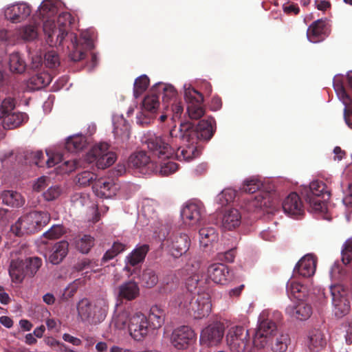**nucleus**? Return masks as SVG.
<instances>
[{
	"label": "nucleus",
	"mask_w": 352,
	"mask_h": 352,
	"mask_svg": "<svg viewBox=\"0 0 352 352\" xmlns=\"http://www.w3.org/2000/svg\"><path fill=\"white\" fill-rule=\"evenodd\" d=\"M148 250V245H142L135 248L126 256V265L124 267V270L129 273L128 276L132 275L134 272V270H131V267H135L137 265L144 261Z\"/></svg>",
	"instance_id": "nucleus-22"
},
{
	"label": "nucleus",
	"mask_w": 352,
	"mask_h": 352,
	"mask_svg": "<svg viewBox=\"0 0 352 352\" xmlns=\"http://www.w3.org/2000/svg\"><path fill=\"white\" fill-rule=\"evenodd\" d=\"M286 289L289 296L294 297L299 300H302L307 292L305 286L294 280L287 282Z\"/></svg>",
	"instance_id": "nucleus-42"
},
{
	"label": "nucleus",
	"mask_w": 352,
	"mask_h": 352,
	"mask_svg": "<svg viewBox=\"0 0 352 352\" xmlns=\"http://www.w3.org/2000/svg\"><path fill=\"white\" fill-rule=\"evenodd\" d=\"M316 267V259L314 256L307 254L297 263L294 272L303 277H310L314 274Z\"/></svg>",
	"instance_id": "nucleus-24"
},
{
	"label": "nucleus",
	"mask_w": 352,
	"mask_h": 352,
	"mask_svg": "<svg viewBox=\"0 0 352 352\" xmlns=\"http://www.w3.org/2000/svg\"><path fill=\"white\" fill-rule=\"evenodd\" d=\"M64 233L63 228L61 226H54L48 231L44 233V236L49 239L59 238Z\"/></svg>",
	"instance_id": "nucleus-59"
},
{
	"label": "nucleus",
	"mask_w": 352,
	"mask_h": 352,
	"mask_svg": "<svg viewBox=\"0 0 352 352\" xmlns=\"http://www.w3.org/2000/svg\"><path fill=\"white\" fill-rule=\"evenodd\" d=\"M342 261L347 265L352 261V241H346L342 250Z\"/></svg>",
	"instance_id": "nucleus-58"
},
{
	"label": "nucleus",
	"mask_w": 352,
	"mask_h": 352,
	"mask_svg": "<svg viewBox=\"0 0 352 352\" xmlns=\"http://www.w3.org/2000/svg\"><path fill=\"white\" fill-rule=\"evenodd\" d=\"M31 7L26 3H17L9 6L4 12L6 18L14 23L25 21L31 14Z\"/></svg>",
	"instance_id": "nucleus-19"
},
{
	"label": "nucleus",
	"mask_w": 352,
	"mask_h": 352,
	"mask_svg": "<svg viewBox=\"0 0 352 352\" xmlns=\"http://www.w3.org/2000/svg\"><path fill=\"white\" fill-rule=\"evenodd\" d=\"M196 340L195 331L188 326H182L173 330L170 342L178 350L188 349Z\"/></svg>",
	"instance_id": "nucleus-14"
},
{
	"label": "nucleus",
	"mask_w": 352,
	"mask_h": 352,
	"mask_svg": "<svg viewBox=\"0 0 352 352\" xmlns=\"http://www.w3.org/2000/svg\"><path fill=\"white\" fill-rule=\"evenodd\" d=\"M330 292L332 297L333 311L337 318H342L350 311L349 302L346 298V292L340 285H331Z\"/></svg>",
	"instance_id": "nucleus-13"
},
{
	"label": "nucleus",
	"mask_w": 352,
	"mask_h": 352,
	"mask_svg": "<svg viewBox=\"0 0 352 352\" xmlns=\"http://www.w3.org/2000/svg\"><path fill=\"white\" fill-rule=\"evenodd\" d=\"M289 342V336L287 334L281 333L278 331L273 338L269 342L267 346L270 347L274 352H285Z\"/></svg>",
	"instance_id": "nucleus-39"
},
{
	"label": "nucleus",
	"mask_w": 352,
	"mask_h": 352,
	"mask_svg": "<svg viewBox=\"0 0 352 352\" xmlns=\"http://www.w3.org/2000/svg\"><path fill=\"white\" fill-rule=\"evenodd\" d=\"M234 196L235 192L231 189L224 190L219 195L220 199L222 198L225 199V202H222V204H228L229 202L232 201L234 199Z\"/></svg>",
	"instance_id": "nucleus-64"
},
{
	"label": "nucleus",
	"mask_w": 352,
	"mask_h": 352,
	"mask_svg": "<svg viewBox=\"0 0 352 352\" xmlns=\"http://www.w3.org/2000/svg\"><path fill=\"white\" fill-rule=\"evenodd\" d=\"M131 336L135 340H142L151 330L147 317L140 311L134 312L128 324Z\"/></svg>",
	"instance_id": "nucleus-12"
},
{
	"label": "nucleus",
	"mask_w": 352,
	"mask_h": 352,
	"mask_svg": "<svg viewBox=\"0 0 352 352\" xmlns=\"http://www.w3.org/2000/svg\"><path fill=\"white\" fill-rule=\"evenodd\" d=\"M145 143L153 158L158 160H167L173 154V149L165 139L155 134L149 135Z\"/></svg>",
	"instance_id": "nucleus-10"
},
{
	"label": "nucleus",
	"mask_w": 352,
	"mask_h": 352,
	"mask_svg": "<svg viewBox=\"0 0 352 352\" xmlns=\"http://www.w3.org/2000/svg\"><path fill=\"white\" fill-rule=\"evenodd\" d=\"M184 98L188 104L187 112L191 119L197 120L204 116L205 110L202 106L204 101L202 94L188 87L185 88Z\"/></svg>",
	"instance_id": "nucleus-11"
},
{
	"label": "nucleus",
	"mask_w": 352,
	"mask_h": 352,
	"mask_svg": "<svg viewBox=\"0 0 352 352\" xmlns=\"http://www.w3.org/2000/svg\"><path fill=\"white\" fill-rule=\"evenodd\" d=\"M15 107V100L12 97L6 98L0 106V119L6 114H8L14 110Z\"/></svg>",
	"instance_id": "nucleus-55"
},
{
	"label": "nucleus",
	"mask_w": 352,
	"mask_h": 352,
	"mask_svg": "<svg viewBox=\"0 0 352 352\" xmlns=\"http://www.w3.org/2000/svg\"><path fill=\"white\" fill-rule=\"evenodd\" d=\"M45 64L50 68H55L60 65L58 54L54 51H49L45 54Z\"/></svg>",
	"instance_id": "nucleus-56"
},
{
	"label": "nucleus",
	"mask_w": 352,
	"mask_h": 352,
	"mask_svg": "<svg viewBox=\"0 0 352 352\" xmlns=\"http://www.w3.org/2000/svg\"><path fill=\"white\" fill-rule=\"evenodd\" d=\"M159 95L157 92H153L152 89L150 93L144 97L142 102L143 111L137 115V123L144 126L150 123L151 116L148 114L154 113L160 106Z\"/></svg>",
	"instance_id": "nucleus-15"
},
{
	"label": "nucleus",
	"mask_w": 352,
	"mask_h": 352,
	"mask_svg": "<svg viewBox=\"0 0 352 352\" xmlns=\"http://www.w3.org/2000/svg\"><path fill=\"white\" fill-rule=\"evenodd\" d=\"M164 160H159L157 163L160 164V173L163 176H168L174 173L178 169V164L174 162L168 160L163 162Z\"/></svg>",
	"instance_id": "nucleus-53"
},
{
	"label": "nucleus",
	"mask_w": 352,
	"mask_h": 352,
	"mask_svg": "<svg viewBox=\"0 0 352 352\" xmlns=\"http://www.w3.org/2000/svg\"><path fill=\"white\" fill-rule=\"evenodd\" d=\"M93 305L87 298L80 300L77 305L78 316L82 321L94 323Z\"/></svg>",
	"instance_id": "nucleus-40"
},
{
	"label": "nucleus",
	"mask_w": 352,
	"mask_h": 352,
	"mask_svg": "<svg viewBox=\"0 0 352 352\" xmlns=\"http://www.w3.org/2000/svg\"><path fill=\"white\" fill-rule=\"evenodd\" d=\"M52 80L51 75L47 72L37 73L29 79L28 87L32 90H38L48 85Z\"/></svg>",
	"instance_id": "nucleus-38"
},
{
	"label": "nucleus",
	"mask_w": 352,
	"mask_h": 352,
	"mask_svg": "<svg viewBox=\"0 0 352 352\" xmlns=\"http://www.w3.org/2000/svg\"><path fill=\"white\" fill-rule=\"evenodd\" d=\"M9 67L12 73L22 74L25 72L27 65L19 52H14L9 57Z\"/></svg>",
	"instance_id": "nucleus-43"
},
{
	"label": "nucleus",
	"mask_w": 352,
	"mask_h": 352,
	"mask_svg": "<svg viewBox=\"0 0 352 352\" xmlns=\"http://www.w3.org/2000/svg\"><path fill=\"white\" fill-rule=\"evenodd\" d=\"M50 217L47 212L32 211L21 217L12 226L11 230L16 236L32 234L45 226L50 221Z\"/></svg>",
	"instance_id": "nucleus-4"
},
{
	"label": "nucleus",
	"mask_w": 352,
	"mask_h": 352,
	"mask_svg": "<svg viewBox=\"0 0 352 352\" xmlns=\"http://www.w3.org/2000/svg\"><path fill=\"white\" fill-rule=\"evenodd\" d=\"M261 186L262 183L259 179L251 177L244 182L242 190L249 194H253L258 190Z\"/></svg>",
	"instance_id": "nucleus-52"
},
{
	"label": "nucleus",
	"mask_w": 352,
	"mask_h": 352,
	"mask_svg": "<svg viewBox=\"0 0 352 352\" xmlns=\"http://www.w3.org/2000/svg\"><path fill=\"white\" fill-rule=\"evenodd\" d=\"M69 251V243L66 241L56 243L52 248L48 261L53 265L60 263L66 257Z\"/></svg>",
	"instance_id": "nucleus-27"
},
{
	"label": "nucleus",
	"mask_w": 352,
	"mask_h": 352,
	"mask_svg": "<svg viewBox=\"0 0 352 352\" xmlns=\"http://www.w3.org/2000/svg\"><path fill=\"white\" fill-rule=\"evenodd\" d=\"M3 126L5 129H12L21 126L28 120V116L25 113L11 112L6 114L2 118Z\"/></svg>",
	"instance_id": "nucleus-33"
},
{
	"label": "nucleus",
	"mask_w": 352,
	"mask_h": 352,
	"mask_svg": "<svg viewBox=\"0 0 352 352\" xmlns=\"http://www.w3.org/2000/svg\"><path fill=\"white\" fill-rule=\"evenodd\" d=\"M74 18L69 12H62L57 19L58 27L54 21L47 19L43 23V31L46 35V42L50 46L60 45L64 41L69 39L67 48L69 58L73 62L84 60L87 52L94 48V41L88 32H82L80 38L76 34L69 32Z\"/></svg>",
	"instance_id": "nucleus-1"
},
{
	"label": "nucleus",
	"mask_w": 352,
	"mask_h": 352,
	"mask_svg": "<svg viewBox=\"0 0 352 352\" xmlns=\"http://www.w3.org/2000/svg\"><path fill=\"white\" fill-rule=\"evenodd\" d=\"M132 314L124 309L116 314L112 320V324L118 329H123L128 327Z\"/></svg>",
	"instance_id": "nucleus-46"
},
{
	"label": "nucleus",
	"mask_w": 352,
	"mask_h": 352,
	"mask_svg": "<svg viewBox=\"0 0 352 352\" xmlns=\"http://www.w3.org/2000/svg\"><path fill=\"white\" fill-rule=\"evenodd\" d=\"M165 310L158 305L151 307L148 317L147 318L151 330L160 329L165 321Z\"/></svg>",
	"instance_id": "nucleus-31"
},
{
	"label": "nucleus",
	"mask_w": 352,
	"mask_h": 352,
	"mask_svg": "<svg viewBox=\"0 0 352 352\" xmlns=\"http://www.w3.org/2000/svg\"><path fill=\"white\" fill-rule=\"evenodd\" d=\"M208 277L215 283L224 285L232 277L229 267L222 263H214L208 268Z\"/></svg>",
	"instance_id": "nucleus-21"
},
{
	"label": "nucleus",
	"mask_w": 352,
	"mask_h": 352,
	"mask_svg": "<svg viewBox=\"0 0 352 352\" xmlns=\"http://www.w3.org/2000/svg\"><path fill=\"white\" fill-rule=\"evenodd\" d=\"M224 335V327L221 323L216 322L204 328L200 335L201 344L206 346L217 345Z\"/></svg>",
	"instance_id": "nucleus-16"
},
{
	"label": "nucleus",
	"mask_w": 352,
	"mask_h": 352,
	"mask_svg": "<svg viewBox=\"0 0 352 352\" xmlns=\"http://www.w3.org/2000/svg\"><path fill=\"white\" fill-rule=\"evenodd\" d=\"M333 87L339 99L344 105V118L345 122L346 124L352 129V97L346 91L341 81L336 80L334 82Z\"/></svg>",
	"instance_id": "nucleus-18"
},
{
	"label": "nucleus",
	"mask_w": 352,
	"mask_h": 352,
	"mask_svg": "<svg viewBox=\"0 0 352 352\" xmlns=\"http://www.w3.org/2000/svg\"><path fill=\"white\" fill-rule=\"evenodd\" d=\"M205 210L200 203L188 202L183 208L182 217L184 222L190 226L201 224Z\"/></svg>",
	"instance_id": "nucleus-17"
},
{
	"label": "nucleus",
	"mask_w": 352,
	"mask_h": 352,
	"mask_svg": "<svg viewBox=\"0 0 352 352\" xmlns=\"http://www.w3.org/2000/svg\"><path fill=\"white\" fill-rule=\"evenodd\" d=\"M140 281L143 287L152 288L158 283V276L152 269H146L140 276Z\"/></svg>",
	"instance_id": "nucleus-47"
},
{
	"label": "nucleus",
	"mask_w": 352,
	"mask_h": 352,
	"mask_svg": "<svg viewBox=\"0 0 352 352\" xmlns=\"http://www.w3.org/2000/svg\"><path fill=\"white\" fill-rule=\"evenodd\" d=\"M62 189L58 186H53L50 187L45 192H43V196L46 201H53L57 199L61 194Z\"/></svg>",
	"instance_id": "nucleus-57"
},
{
	"label": "nucleus",
	"mask_w": 352,
	"mask_h": 352,
	"mask_svg": "<svg viewBox=\"0 0 352 352\" xmlns=\"http://www.w3.org/2000/svg\"><path fill=\"white\" fill-rule=\"evenodd\" d=\"M172 304L181 311L190 314L195 319L208 316L212 309L209 294H199V292L197 296H192L190 293L186 296H177L172 301Z\"/></svg>",
	"instance_id": "nucleus-3"
},
{
	"label": "nucleus",
	"mask_w": 352,
	"mask_h": 352,
	"mask_svg": "<svg viewBox=\"0 0 352 352\" xmlns=\"http://www.w3.org/2000/svg\"><path fill=\"white\" fill-rule=\"evenodd\" d=\"M63 166H64L63 167V169L65 173H69L77 168L79 166V162L76 159L66 160L63 162Z\"/></svg>",
	"instance_id": "nucleus-62"
},
{
	"label": "nucleus",
	"mask_w": 352,
	"mask_h": 352,
	"mask_svg": "<svg viewBox=\"0 0 352 352\" xmlns=\"http://www.w3.org/2000/svg\"><path fill=\"white\" fill-rule=\"evenodd\" d=\"M306 344L311 351H320L327 344L324 334L318 329L311 330L308 333Z\"/></svg>",
	"instance_id": "nucleus-26"
},
{
	"label": "nucleus",
	"mask_w": 352,
	"mask_h": 352,
	"mask_svg": "<svg viewBox=\"0 0 352 352\" xmlns=\"http://www.w3.org/2000/svg\"><path fill=\"white\" fill-rule=\"evenodd\" d=\"M23 261L26 267L25 272H28V276L30 278L34 277L43 265L42 259L38 256L28 257Z\"/></svg>",
	"instance_id": "nucleus-45"
},
{
	"label": "nucleus",
	"mask_w": 352,
	"mask_h": 352,
	"mask_svg": "<svg viewBox=\"0 0 352 352\" xmlns=\"http://www.w3.org/2000/svg\"><path fill=\"white\" fill-rule=\"evenodd\" d=\"M97 181L96 175L93 172L90 171H83L77 175L76 177V182L80 186H87L90 184H93Z\"/></svg>",
	"instance_id": "nucleus-51"
},
{
	"label": "nucleus",
	"mask_w": 352,
	"mask_h": 352,
	"mask_svg": "<svg viewBox=\"0 0 352 352\" xmlns=\"http://www.w3.org/2000/svg\"><path fill=\"white\" fill-rule=\"evenodd\" d=\"M107 308L108 305L104 300H98L93 305L92 312L94 314L93 322L97 323L104 320L107 315Z\"/></svg>",
	"instance_id": "nucleus-44"
},
{
	"label": "nucleus",
	"mask_w": 352,
	"mask_h": 352,
	"mask_svg": "<svg viewBox=\"0 0 352 352\" xmlns=\"http://www.w3.org/2000/svg\"><path fill=\"white\" fill-rule=\"evenodd\" d=\"M37 36L36 28L32 25H28L24 28L23 36L25 40H33Z\"/></svg>",
	"instance_id": "nucleus-63"
},
{
	"label": "nucleus",
	"mask_w": 352,
	"mask_h": 352,
	"mask_svg": "<svg viewBox=\"0 0 352 352\" xmlns=\"http://www.w3.org/2000/svg\"><path fill=\"white\" fill-rule=\"evenodd\" d=\"M76 248L82 253L87 254L94 245V239L90 235L85 234L75 240Z\"/></svg>",
	"instance_id": "nucleus-48"
},
{
	"label": "nucleus",
	"mask_w": 352,
	"mask_h": 352,
	"mask_svg": "<svg viewBox=\"0 0 352 352\" xmlns=\"http://www.w3.org/2000/svg\"><path fill=\"white\" fill-rule=\"evenodd\" d=\"M2 204L12 208H21L25 204L24 197L14 190H5L0 192Z\"/></svg>",
	"instance_id": "nucleus-29"
},
{
	"label": "nucleus",
	"mask_w": 352,
	"mask_h": 352,
	"mask_svg": "<svg viewBox=\"0 0 352 352\" xmlns=\"http://www.w3.org/2000/svg\"><path fill=\"white\" fill-rule=\"evenodd\" d=\"M162 245L173 257L179 258L188 250L190 240L185 233L173 232L163 241Z\"/></svg>",
	"instance_id": "nucleus-9"
},
{
	"label": "nucleus",
	"mask_w": 352,
	"mask_h": 352,
	"mask_svg": "<svg viewBox=\"0 0 352 352\" xmlns=\"http://www.w3.org/2000/svg\"><path fill=\"white\" fill-rule=\"evenodd\" d=\"M200 243L204 247L208 246L210 243L218 239V233L212 226H204L199 231Z\"/></svg>",
	"instance_id": "nucleus-41"
},
{
	"label": "nucleus",
	"mask_w": 352,
	"mask_h": 352,
	"mask_svg": "<svg viewBox=\"0 0 352 352\" xmlns=\"http://www.w3.org/2000/svg\"><path fill=\"white\" fill-rule=\"evenodd\" d=\"M199 278L197 274H194L187 278L186 282V291L178 296H186L188 293H190L192 296H197V292L200 293L201 289L198 288Z\"/></svg>",
	"instance_id": "nucleus-49"
},
{
	"label": "nucleus",
	"mask_w": 352,
	"mask_h": 352,
	"mask_svg": "<svg viewBox=\"0 0 352 352\" xmlns=\"http://www.w3.org/2000/svg\"><path fill=\"white\" fill-rule=\"evenodd\" d=\"M226 340L232 352H244L250 344L249 331L242 326L230 328Z\"/></svg>",
	"instance_id": "nucleus-8"
},
{
	"label": "nucleus",
	"mask_w": 352,
	"mask_h": 352,
	"mask_svg": "<svg viewBox=\"0 0 352 352\" xmlns=\"http://www.w3.org/2000/svg\"><path fill=\"white\" fill-rule=\"evenodd\" d=\"M283 209L288 215L298 218L304 214L302 201L296 192L290 193L283 201Z\"/></svg>",
	"instance_id": "nucleus-20"
},
{
	"label": "nucleus",
	"mask_w": 352,
	"mask_h": 352,
	"mask_svg": "<svg viewBox=\"0 0 352 352\" xmlns=\"http://www.w3.org/2000/svg\"><path fill=\"white\" fill-rule=\"evenodd\" d=\"M150 80L148 77L144 74L137 78L134 82L133 94L137 98L140 97L148 88Z\"/></svg>",
	"instance_id": "nucleus-50"
},
{
	"label": "nucleus",
	"mask_w": 352,
	"mask_h": 352,
	"mask_svg": "<svg viewBox=\"0 0 352 352\" xmlns=\"http://www.w3.org/2000/svg\"><path fill=\"white\" fill-rule=\"evenodd\" d=\"M152 91L153 93L157 92L159 96L162 94V102L166 105V107H168V103L170 101H175L177 91L170 85H166L163 82L156 83L152 87Z\"/></svg>",
	"instance_id": "nucleus-32"
},
{
	"label": "nucleus",
	"mask_w": 352,
	"mask_h": 352,
	"mask_svg": "<svg viewBox=\"0 0 352 352\" xmlns=\"http://www.w3.org/2000/svg\"><path fill=\"white\" fill-rule=\"evenodd\" d=\"M302 193L306 201L316 211L322 210L324 201L330 197L325 183L318 180L312 182L309 188H305Z\"/></svg>",
	"instance_id": "nucleus-5"
},
{
	"label": "nucleus",
	"mask_w": 352,
	"mask_h": 352,
	"mask_svg": "<svg viewBox=\"0 0 352 352\" xmlns=\"http://www.w3.org/2000/svg\"><path fill=\"white\" fill-rule=\"evenodd\" d=\"M49 179L47 177L42 176L37 179L33 185V190L36 192L42 191L48 185Z\"/></svg>",
	"instance_id": "nucleus-61"
},
{
	"label": "nucleus",
	"mask_w": 352,
	"mask_h": 352,
	"mask_svg": "<svg viewBox=\"0 0 352 352\" xmlns=\"http://www.w3.org/2000/svg\"><path fill=\"white\" fill-rule=\"evenodd\" d=\"M286 313L297 319L305 320L309 318L312 314V308L310 305L301 301L296 306L287 307Z\"/></svg>",
	"instance_id": "nucleus-34"
},
{
	"label": "nucleus",
	"mask_w": 352,
	"mask_h": 352,
	"mask_svg": "<svg viewBox=\"0 0 352 352\" xmlns=\"http://www.w3.org/2000/svg\"><path fill=\"white\" fill-rule=\"evenodd\" d=\"M131 166L140 169V172L146 173L153 168V164L151 157L147 155L145 151H140L131 155L129 160Z\"/></svg>",
	"instance_id": "nucleus-23"
},
{
	"label": "nucleus",
	"mask_w": 352,
	"mask_h": 352,
	"mask_svg": "<svg viewBox=\"0 0 352 352\" xmlns=\"http://www.w3.org/2000/svg\"><path fill=\"white\" fill-rule=\"evenodd\" d=\"M46 152L47 155L48 156V159L46 161L47 167H52L63 161V156L62 154L55 153L50 155L47 151Z\"/></svg>",
	"instance_id": "nucleus-60"
},
{
	"label": "nucleus",
	"mask_w": 352,
	"mask_h": 352,
	"mask_svg": "<svg viewBox=\"0 0 352 352\" xmlns=\"http://www.w3.org/2000/svg\"><path fill=\"white\" fill-rule=\"evenodd\" d=\"M116 158V153L109 151V144L102 142L93 146L85 160L88 163L96 162L99 169H104L114 164Z\"/></svg>",
	"instance_id": "nucleus-6"
},
{
	"label": "nucleus",
	"mask_w": 352,
	"mask_h": 352,
	"mask_svg": "<svg viewBox=\"0 0 352 352\" xmlns=\"http://www.w3.org/2000/svg\"><path fill=\"white\" fill-rule=\"evenodd\" d=\"M241 215L239 211L235 208L226 210L222 218V226L225 229L232 230L240 226Z\"/></svg>",
	"instance_id": "nucleus-37"
},
{
	"label": "nucleus",
	"mask_w": 352,
	"mask_h": 352,
	"mask_svg": "<svg viewBox=\"0 0 352 352\" xmlns=\"http://www.w3.org/2000/svg\"><path fill=\"white\" fill-rule=\"evenodd\" d=\"M87 144V140L85 135L76 134L67 139L65 148L68 152L77 153L85 148Z\"/></svg>",
	"instance_id": "nucleus-36"
},
{
	"label": "nucleus",
	"mask_w": 352,
	"mask_h": 352,
	"mask_svg": "<svg viewBox=\"0 0 352 352\" xmlns=\"http://www.w3.org/2000/svg\"><path fill=\"white\" fill-rule=\"evenodd\" d=\"M95 194L101 198H109L115 195L116 187L109 178H100L95 181L92 186Z\"/></svg>",
	"instance_id": "nucleus-25"
},
{
	"label": "nucleus",
	"mask_w": 352,
	"mask_h": 352,
	"mask_svg": "<svg viewBox=\"0 0 352 352\" xmlns=\"http://www.w3.org/2000/svg\"><path fill=\"white\" fill-rule=\"evenodd\" d=\"M57 8L52 0H45L40 6L39 11L43 17H49L56 12Z\"/></svg>",
	"instance_id": "nucleus-54"
},
{
	"label": "nucleus",
	"mask_w": 352,
	"mask_h": 352,
	"mask_svg": "<svg viewBox=\"0 0 352 352\" xmlns=\"http://www.w3.org/2000/svg\"><path fill=\"white\" fill-rule=\"evenodd\" d=\"M277 325L272 320L259 318V324L253 336L252 343L258 349L266 347L273 336L278 333Z\"/></svg>",
	"instance_id": "nucleus-7"
},
{
	"label": "nucleus",
	"mask_w": 352,
	"mask_h": 352,
	"mask_svg": "<svg viewBox=\"0 0 352 352\" xmlns=\"http://www.w3.org/2000/svg\"><path fill=\"white\" fill-rule=\"evenodd\" d=\"M26 267L23 260L16 259L12 260L9 267V274L12 282L15 283H21L23 282L25 276H28L26 272Z\"/></svg>",
	"instance_id": "nucleus-30"
},
{
	"label": "nucleus",
	"mask_w": 352,
	"mask_h": 352,
	"mask_svg": "<svg viewBox=\"0 0 352 352\" xmlns=\"http://www.w3.org/2000/svg\"><path fill=\"white\" fill-rule=\"evenodd\" d=\"M326 22L322 19L314 21L307 29L308 39L313 43H317L323 38L325 32Z\"/></svg>",
	"instance_id": "nucleus-35"
},
{
	"label": "nucleus",
	"mask_w": 352,
	"mask_h": 352,
	"mask_svg": "<svg viewBox=\"0 0 352 352\" xmlns=\"http://www.w3.org/2000/svg\"><path fill=\"white\" fill-rule=\"evenodd\" d=\"M140 295V288L137 283L129 280L120 285L118 287V297L120 300L131 301Z\"/></svg>",
	"instance_id": "nucleus-28"
},
{
	"label": "nucleus",
	"mask_w": 352,
	"mask_h": 352,
	"mask_svg": "<svg viewBox=\"0 0 352 352\" xmlns=\"http://www.w3.org/2000/svg\"><path fill=\"white\" fill-rule=\"evenodd\" d=\"M214 120L212 118L200 120L197 125L191 122H181L179 126H175L170 131L172 138H179L184 143L175 153L179 161L189 162L199 156L201 151L198 148L199 140H209L214 135L213 124Z\"/></svg>",
	"instance_id": "nucleus-2"
}]
</instances>
